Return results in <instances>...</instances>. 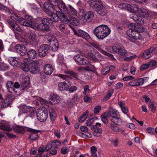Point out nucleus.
I'll return each mask as SVG.
<instances>
[{
  "mask_svg": "<svg viewBox=\"0 0 157 157\" xmlns=\"http://www.w3.org/2000/svg\"><path fill=\"white\" fill-rule=\"evenodd\" d=\"M48 15L50 16L51 18H50L52 21V23L53 22H58L60 19V18H59L55 14V13L53 12L50 13V14H48Z\"/></svg>",
  "mask_w": 157,
  "mask_h": 157,
  "instance_id": "36",
  "label": "nucleus"
},
{
  "mask_svg": "<svg viewBox=\"0 0 157 157\" xmlns=\"http://www.w3.org/2000/svg\"><path fill=\"white\" fill-rule=\"evenodd\" d=\"M41 23L36 25L38 30L43 32H48L50 30V26L52 24V21L50 18H44L41 19Z\"/></svg>",
  "mask_w": 157,
  "mask_h": 157,
  "instance_id": "8",
  "label": "nucleus"
},
{
  "mask_svg": "<svg viewBox=\"0 0 157 157\" xmlns=\"http://www.w3.org/2000/svg\"><path fill=\"white\" fill-rule=\"evenodd\" d=\"M36 110L33 107L27 106L25 105L21 106L18 114V116L20 117L24 114H27L30 117L33 118L36 113Z\"/></svg>",
  "mask_w": 157,
  "mask_h": 157,
  "instance_id": "9",
  "label": "nucleus"
},
{
  "mask_svg": "<svg viewBox=\"0 0 157 157\" xmlns=\"http://www.w3.org/2000/svg\"><path fill=\"white\" fill-rule=\"evenodd\" d=\"M12 19H14L18 21L20 24L24 26H28L32 28L35 29L36 27L37 23L33 20L32 16L26 15L24 18L21 17L17 14H14L13 16L10 17Z\"/></svg>",
  "mask_w": 157,
  "mask_h": 157,
  "instance_id": "3",
  "label": "nucleus"
},
{
  "mask_svg": "<svg viewBox=\"0 0 157 157\" xmlns=\"http://www.w3.org/2000/svg\"><path fill=\"white\" fill-rule=\"evenodd\" d=\"M139 16H138L137 14L135 13H132L130 15V18L133 19L135 22L138 19Z\"/></svg>",
  "mask_w": 157,
  "mask_h": 157,
  "instance_id": "62",
  "label": "nucleus"
},
{
  "mask_svg": "<svg viewBox=\"0 0 157 157\" xmlns=\"http://www.w3.org/2000/svg\"><path fill=\"white\" fill-rule=\"evenodd\" d=\"M149 29L151 32H154L157 30V23H152Z\"/></svg>",
  "mask_w": 157,
  "mask_h": 157,
  "instance_id": "50",
  "label": "nucleus"
},
{
  "mask_svg": "<svg viewBox=\"0 0 157 157\" xmlns=\"http://www.w3.org/2000/svg\"><path fill=\"white\" fill-rule=\"evenodd\" d=\"M30 72L32 74H35L38 73L40 71L39 63L38 61H34L29 64Z\"/></svg>",
  "mask_w": 157,
  "mask_h": 157,
  "instance_id": "12",
  "label": "nucleus"
},
{
  "mask_svg": "<svg viewBox=\"0 0 157 157\" xmlns=\"http://www.w3.org/2000/svg\"><path fill=\"white\" fill-rule=\"evenodd\" d=\"M10 29L14 33L17 34L18 32H21L22 30L19 25L16 23Z\"/></svg>",
  "mask_w": 157,
  "mask_h": 157,
  "instance_id": "41",
  "label": "nucleus"
},
{
  "mask_svg": "<svg viewBox=\"0 0 157 157\" xmlns=\"http://www.w3.org/2000/svg\"><path fill=\"white\" fill-rule=\"evenodd\" d=\"M52 142L53 147H54L55 149L58 148V146H60L61 144V143L59 140H54Z\"/></svg>",
  "mask_w": 157,
  "mask_h": 157,
  "instance_id": "47",
  "label": "nucleus"
},
{
  "mask_svg": "<svg viewBox=\"0 0 157 157\" xmlns=\"http://www.w3.org/2000/svg\"><path fill=\"white\" fill-rule=\"evenodd\" d=\"M15 132L20 134H24L25 132V130L24 127L17 125L13 128Z\"/></svg>",
  "mask_w": 157,
  "mask_h": 157,
  "instance_id": "31",
  "label": "nucleus"
},
{
  "mask_svg": "<svg viewBox=\"0 0 157 157\" xmlns=\"http://www.w3.org/2000/svg\"><path fill=\"white\" fill-rule=\"evenodd\" d=\"M15 93H11L9 94L6 98L4 100L2 103V106L3 108H6L10 106L13 101L14 98L13 94H16Z\"/></svg>",
  "mask_w": 157,
  "mask_h": 157,
  "instance_id": "15",
  "label": "nucleus"
},
{
  "mask_svg": "<svg viewBox=\"0 0 157 157\" xmlns=\"http://www.w3.org/2000/svg\"><path fill=\"white\" fill-rule=\"evenodd\" d=\"M10 69V67L8 64L3 62L0 63V71H5Z\"/></svg>",
  "mask_w": 157,
  "mask_h": 157,
  "instance_id": "42",
  "label": "nucleus"
},
{
  "mask_svg": "<svg viewBox=\"0 0 157 157\" xmlns=\"http://www.w3.org/2000/svg\"><path fill=\"white\" fill-rule=\"evenodd\" d=\"M147 49L152 56L153 55H157V47L156 45H154Z\"/></svg>",
  "mask_w": 157,
  "mask_h": 157,
  "instance_id": "39",
  "label": "nucleus"
},
{
  "mask_svg": "<svg viewBox=\"0 0 157 157\" xmlns=\"http://www.w3.org/2000/svg\"><path fill=\"white\" fill-rule=\"evenodd\" d=\"M131 80L128 83L129 86L134 87L141 86L143 84V80L142 78H137Z\"/></svg>",
  "mask_w": 157,
  "mask_h": 157,
  "instance_id": "20",
  "label": "nucleus"
},
{
  "mask_svg": "<svg viewBox=\"0 0 157 157\" xmlns=\"http://www.w3.org/2000/svg\"><path fill=\"white\" fill-rule=\"evenodd\" d=\"M0 10L2 12H3L5 13L8 15H10L11 14L12 16H13L14 14H15V13L13 14V10L8 7L7 6H4L1 3H0Z\"/></svg>",
  "mask_w": 157,
  "mask_h": 157,
  "instance_id": "21",
  "label": "nucleus"
},
{
  "mask_svg": "<svg viewBox=\"0 0 157 157\" xmlns=\"http://www.w3.org/2000/svg\"><path fill=\"white\" fill-rule=\"evenodd\" d=\"M142 57L147 59L150 58L152 56L149 52L148 50L147 49L144 50L141 55Z\"/></svg>",
  "mask_w": 157,
  "mask_h": 157,
  "instance_id": "46",
  "label": "nucleus"
},
{
  "mask_svg": "<svg viewBox=\"0 0 157 157\" xmlns=\"http://www.w3.org/2000/svg\"><path fill=\"white\" fill-rule=\"evenodd\" d=\"M144 17L139 16L136 22L138 25H136L134 23H132L128 25L129 28L131 29L128 30L126 33L129 41L137 44V40L141 41L144 40V37L140 33H142L144 30V28L141 25L144 23Z\"/></svg>",
  "mask_w": 157,
  "mask_h": 157,
  "instance_id": "1",
  "label": "nucleus"
},
{
  "mask_svg": "<svg viewBox=\"0 0 157 157\" xmlns=\"http://www.w3.org/2000/svg\"><path fill=\"white\" fill-rule=\"evenodd\" d=\"M89 4L100 16H104L107 13V10L100 0H89Z\"/></svg>",
  "mask_w": 157,
  "mask_h": 157,
  "instance_id": "6",
  "label": "nucleus"
},
{
  "mask_svg": "<svg viewBox=\"0 0 157 157\" xmlns=\"http://www.w3.org/2000/svg\"><path fill=\"white\" fill-rule=\"evenodd\" d=\"M83 56L80 55H75L74 57V60L77 62L78 64L79 63V62L82 59Z\"/></svg>",
  "mask_w": 157,
  "mask_h": 157,
  "instance_id": "54",
  "label": "nucleus"
},
{
  "mask_svg": "<svg viewBox=\"0 0 157 157\" xmlns=\"http://www.w3.org/2000/svg\"><path fill=\"white\" fill-rule=\"evenodd\" d=\"M49 48H51V50L54 52L57 51L59 48V43L58 40L54 41L53 43L51 44V46H49Z\"/></svg>",
  "mask_w": 157,
  "mask_h": 157,
  "instance_id": "35",
  "label": "nucleus"
},
{
  "mask_svg": "<svg viewBox=\"0 0 157 157\" xmlns=\"http://www.w3.org/2000/svg\"><path fill=\"white\" fill-rule=\"evenodd\" d=\"M122 44H121L117 43L115 44L112 47V50L113 52L117 53L121 49Z\"/></svg>",
  "mask_w": 157,
  "mask_h": 157,
  "instance_id": "33",
  "label": "nucleus"
},
{
  "mask_svg": "<svg viewBox=\"0 0 157 157\" xmlns=\"http://www.w3.org/2000/svg\"><path fill=\"white\" fill-rule=\"evenodd\" d=\"M101 124L99 123H97L95 125H92L91 126V129L94 131L93 135L94 136L98 137L101 136L102 130L98 127H101Z\"/></svg>",
  "mask_w": 157,
  "mask_h": 157,
  "instance_id": "16",
  "label": "nucleus"
},
{
  "mask_svg": "<svg viewBox=\"0 0 157 157\" xmlns=\"http://www.w3.org/2000/svg\"><path fill=\"white\" fill-rule=\"evenodd\" d=\"M49 99L50 101L41 98L39 97L33 101V103L38 105H47L48 103L52 105H55L59 103L61 100V98L58 95L55 94L51 95Z\"/></svg>",
  "mask_w": 157,
  "mask_h": 157,
  "instance_id": "5",
  "label": "nucleus"
},
{
  "mask_svg": "<svg viewBox=\"0 0 157 157\" xmlns=\"http://www.w3.org/2000/svg\"><path fill=\"white\" fill-rule=\"evenodd\" d=\"M53 147V146L52 145V142L51 143L50 142H48V143L47 145L45 147V150L46 151H48L50 150Z\"/></svg>",
  "mask_w": 157,
  "mask_h": 157,
  "instance_id": "63",
  "label": "nucleus"
},
{
  "mask_svg": "<svg viewBox=\"0 0 157 157\" xmlns=\"http://www.w3.org/2000/svg\"><path fill=\"white\" fill-rule=\"evenodd\" d=\"M148 64L149 67H153L155 66L156 67H157V62L153 60L150 61Z\"/></svg>",
  "mask_w": 157,
  "mask_h": 157,
  "instance_id": "60",
  "label": "nucleus"
},
{
  "mask_svg": "<svg viewBox=\"0 0 157 157\" xmlns=\"http://www.w3.org/2000/svg\"><path fill=\"white\" fill-rule=\"evenodd\" d=\"M58 89L60 91L67 90L68 85L65 82H60L58 84Z\"/></svg>",
  "mask_w": 157,
  "mask_h": 157,
  "instance_id": "32",
  "label": "nucleus"
},
{
  "mask_svg": "<svg viewBox=\"0 0 157 157\" xmlns=\"http://www.w3.org/2000/svg\"><path fill=\"white\" fill-rule=\"evenodd\" d=\"M138 13H139L140 15L143 17H146L148 16V13L147 11L145 9L142 8L139 9Z\"/></svg>",
  "mask_w": 157,
  "mask_h": 157,
  "instance_id": "44",
  "label": "nucleus"
},
{
  "mask_svg": "<svg viewBox=\"0 0 157 157\" xmlns=\"http://www.w3.org/2000/svg\"><path fill=\"white\" fill-rule=\"evenodd\" d=\"M91 55H96L97 56L100 58H102V56L95 49H93V51L91 53Z\"/></svg>",
  "mask_w": 157,
  "mask_h": 157,
  "instance_id": "59",
  "label": "nucleus"
},
{
  "mask_svg": "<svg viewBox=\"0 0 157 157\" xmlns=\"http://www.w3.org/2000/svg\"><path fill=\"white\" fill-rule=\"evenodd\" d=\"M101 109V107L100 105L96 106L94 109V114H98L100 112Z\"/></svg>",
  "mask_w": 157,
  "mask_h": 157,
  "instance_id": "58",
  "label": "nucleus"
},
{
  "mask_svg": "<svg viewBox=\"0 0 157 157\" xmlns=\"http://www.w3.org/2000/svg\"><path fill=\"white\" fill-rule=\"evenodd\" d=\"M68 91L69 93H73L77 90L78 87L76 86H72L69 88H68Z\"/></svg>",
  "mask_w": 157,
  "mask_h": 157,
  "instance_id": "55",
  "label": "nucleus"
},
{
  "mask_svg": "<svg viewBox=\"0 0 157 157\" xmlns=\"http://www.w3.org/2000/svg\"><path fill=\"white\" fill-rule=\"evenodd\" d=\"M106 113L105 112L101 116V118L102 121L105 124H106L108 123L109 117L107 115H106Z\"/></svg>",
  "mask_w": 157,
  "mask_h": 157,
  "instance_id": "45",
  "label": "nucleus"
},
{
  "mask_svg": "<svg viewBox=\"0 0 157 157\" xmlns=\"http://www.w3.org/2000/svg\"><path fill=\"white\" fill-rule=\"evenodd\" d=\"M84 70L87 71H90L94 73H95L96 71V68L90 64L86 67H80L78 69L79 71H83Z\"/></svg>",
  "mask_w": 157,
  "mask_h": 157,
  "instance_id": "24",
  "label": "nucleus"
},
{
  "mask_svg": "<svg viewBox=\"0 0 157 157\" xmlns=\"http://www.w3.org/2000/svg\"><path fill=\"white\" fill-rule=\"evenodd\" d=\"M49 114L51 121L53 122L55 121L57 117L55 109L51 107H49L48 109H46Z\"/></svg>",
  "mask_w": 157,
  "mask_h": 157,
  "instance_id": "23",
  "label": "nucleus"
},
{
  "mask_svg": "<svg viewBox=\"0 0 157 157\" xmlns=\"http://www.w3.org/2000/svg\"><path fill=\"white\" fill-rule=\"evenodd\" d=\"M113 89H110L109 90L108 93L106 95L104 98L103 100L105 101L107 100L111 97L113 93Z\"/></svg>",
  "mask_w": 157,
  "mask_h": 157,
  "instance_id": "49",
  "label": "nucleus"
},
{
  "mask_svg": "<svg viewBox=\"0 0 157 157\" xmlns=\"http://www.w3.org/2000/svg\"><path fill=\"white\" fill-rule=\"evenodd\" d=\"M28 36L30 40V44L35 47L38 45V43L35 40L36 34L34 31H30L28 34Z\"/></svg>",
  "mask_w": 157,
  "mask_h": 157,
  "instance_id": "19",
  "label": "nucleus"
},
{
  "mask_svg": "<svg viewBox=\"0 0 157 157\" xmlns=\"http://www.w3.org/2000/svg\"><path fill=\"white\" fill-rule=\"evenodd\" d=\"M13 82L10 81H7L6 83V87L7 89L10 93H17V91L13 89Z\"/></svg>",
  "mask_w": 157,
  "mask_h": 157,
  "instance_id": "28",
  "label": "nucleus"
},
{
  "mask_svg": "<svg viewBox=\"0 0 157 157\" xmlns=\"http://www.w3.org/2000/svg\"><path fill=\"white\" fill-rule=\"evenodd\" d=\"M63 4L64 7V10H60L59 8H56V14L60 19H63V21L66 24L77 26L79 25L78 20L70 15H75L77 13V11L71 5H66L63 1Z\"/></svg>",
  "mask_w": 157,
  "mask_h": 157,
  "instance_id": "2",
  "label": "nucleus"
},
{
  "mask_svg": "<svg viewBox=\"0 0 157 157\" xmlns=\"http://www.w3.org/2000/svg\"><path fill=\"white\" fill-rule=\"evenodd\" d=\"M31 8L32 12L36 15H37L39 13H40V9L35 4H32Z\"/></svg>",
  "mask_w": 157,
  "mask_h": 157,
  "instance_id": "37",
  "label": "nucleus"
},
{
  "mask_svg": "<svg viewBox=\"0 0 157 157\" xmlns=\"http://www.w3.org/2000/svg\"><path fill=\"white\" fill-rule=\"evenodd\" d=\"M30 84V78L28 76H25L21 82V90H24Z\"/></svg>",
  "mask_w": 157,
  "mask_h": 157,
  "instance_id": "22",
  "label": "nucleus"
},
{
  "mask_svg": "<svg viewBox=\"0 0 157 157\" xmlns=\"http://www.w3.org/2000/svg\"><path fill=\"white\" fill-rule=\"evenodd\" d=\"M27 56L31 59H33L36 58L37 56L36 51L33 49H29L26 52Z\"/></svg>",
  "mask_w": 157,
  "mask_h": 157,
  "instance_id": "25",
  "label": "nucleus"
},
{
  "mask_svg": "<svg viewBox=\"0 0 157 157\" xmlns=\"http://www.w3.org/2000/svg\"><path fill=\"white\" fill-rule=\"evenodd\" d=\"M84 16V19L86 21L88 22H90L93 19L94 17V14L93 12L92 11H88L85 12Z\"/></svg>",
  "mask_w": 157,
  "mask_h": 157,
  "instance_id": "26",
  "label": "nucleus"
},
{
  "mask_svg": "<svg viewBox=\"0 0 157 157\" xmlns=\"http://www.w3.org/2000/svg\"><path fill=\"white\" fill-rule=\"evenodd\" d=\"M47 40L48 41V43H50V44H52V43H53L54 41L57 40L56 37L53 36H49L47 38Z\"/></svg>",
  "mask_w": 157,
  "mask_h": 157,
  "instance_id": "53",
  "label": "nucleus"
},
{
  "mask_svg": "<svg viewBox=\"0 0 157 157\" xmlns=\"http://www.w3.org/2000/svg\"><path fill=\"white\" fill-rule=\"evenodd\" d=\"M69 26L73 29L74 34L77 36L81 37L86 40H87L90 38V36L86 32L81 29H79L77 31L75 30L72 26V25L70 24Z\"/></svg>",
  "mask_w": 157,
  "mask_h": 157,
  "instance_id": "10",
  "label": "nucleus"
},
{
  "mask_svg": "<svg viewBox=\"0 0 157 157\" xmlns=\"http://www.w3.org/2000/svg\"><path fill=\"white\" fill-rule=\"evenodd\" d=\"M136 57V56L134 55L126 57L124 58V60L126 62L131 61L132 59H135Z\"/></svg>",
  "mask_w": 157,
  "mask_h": 157,
  "instance_id": "57",
  "label": "nucleus"
},
{
  "mask_svg": "<svg viewBox=\"0 0 157 157\" xmlns=\"http://www.w3.org/2000/svg\"><path fill=\"white\" fill-rule=\"evenodd\" d=\"M77 6L79 7V9L81 13H85V11L84 8L85 7V6L82 2L81 1H79L77 3Z\"/></svg>",
  "mask_w": 157,
  "mask_h": 157,
  "instance_id": "43",
  "label": "nucleus"
},
{
  "mask_svg": "<svg viewBox=\"0 0 157 157\" xmlns=\"http://www.w3.org/2000/svg\"><path fill=\"white\" fill-rule=\"evenodd\" d=\"M37 119L41 122L45 121L48 117V111L46 109L41 110L40 112L36 113Z\"/></svg>",
  "mask_w": 157,
  "mask_h": 157,
  "instance_id": "17",
  "label": "nucleus"
},
{
  "mask_svg": "<svg viewBox=\"0 0 157 157\" xmlns=\"http://www.w3.org/2000/svg\"><path fill=\"white\" fill-rule=\"evenodd\" d=\"M128 10L133 13H136L138 12L139 8L138 6L135 4H129L128 6Z\"/></svg>",
  "mask_w": 157,
  "mask_h": 157,
  "instance_id": "29",
  "label": "nucleus"
},
{
  "mask_svg": "<svg viewBox=\"0 0 157 157\" xmlns=\"http://www.w3.org/2000/svg\"><path fill=\"white\" fill-rule=\"evenodd\" d=\"M110 29L105 25H101L96 27L93 30L94 33L99 40H103L110 33Z\"/></svg>",
  "mask_w": 157,
  "mask_h": 157,
  "instance_id": "4",
  "label": "nucleus"
},
{
  "mask_svg": "<svg viewBox=\"0 0 157 157\" xmlns=\"http://www.w3.org/2000/svg\"><path fill=\"white\" fill-rule=\"evenodd\" d=\"M49 50V47L47 44H41L38 50V54L40 57H44L47 55Z\"/></svg>",
  "mask_w": 157,
  "mask_h": 157,
  "instance_id": "11",
  "label": "nucleus"
},
{
  "mask_svg": "<svg viewBox=\"0 0 157 157\" xmlns=\"http://www.w3.org/2000/svg\"><path fill=\"white\" fill-rule=\"evenodd\" d=\"M11 19H7L6 21V23L7 25L10 28L12 27V26H13L16 22L14 21V20H15V19H12L10 18Z\"/></svg>",
  "mask_w": 157,
  "mask_h": 157,
  "instance_id": "48",
  "label": "nucleus"
},
{
  "mask_svg": "<svg viewBox=\"0 0 157 157\" xmlns=\"http://www.w3.org/2000/svg\"><path fill=\"white\" fill-rule=\"evenodd\" d=\"M121 47V49H120L118 54L122 56H124L126 54L127 51L125 50L123 45Z\"/></svg>",
  "mask_w": 157,
  "mask_h": 157,
  "instance_id": "52",
  "label": "nucleus"
},
{
  "mask_svg": "<svg viewBox=\"0 0 157 157\" xmlns=\"http://www.w3.org/2000/svg\"><path fill=\"white\" fill-rule=\"evenodd\" d=\"M111 128L112 130L115 132H117L119 131L118 127L115 125L111 124Z\"/></svg>",
  "mask_w": 157,
  "mask_h": 157,
  "instance_id": "64",
  "label": "nucleus"
},
{
  "mask_svg": "<svg viewBox=\"0 0 157 157\" xmlns=\"http://www.w3.org/2000/svg\"><path fill=\"white\" fill-rule=\"evenodd\" d=\"M0 129L8 132H9L12 129L8 123H5L1 124L0 125Z\"/></svg>",
  "mask_w": 157,
  "mask_h": 157,
  "instance_id": "40",
  "label": "nucleus"
},
{
  "mask_svg": "<svg viewBox=\"0 0 157 157\" xmlns=\"http://www.w3.org/2000/svg\"><path fill=\"white\" fill-rule=\"evenodd\" d=\"M58 76L63 79L65 80L66 82L69 83H71L72 80V78L71 77L67 75L59 74L58 75Z\"/></svg>",
  "mask_w": 157,
  "mask_h": 157,
  "instance_id": "38",
  "label": "nucleus"
},
{
  "mask_svg": "<svg viewBox=\"0 0 157 157\" xmlns=\"http://www.w3.org/2000/svg\"><path fill=\"white\" fill-rule=\"evenodd\" d=\"M65 73L70 75L74 78V79L77 80L79 79V76L78 74L75 72L72 71H66Z\"/></svg>",
  "mask_w": 157,
  "mask_h": 157,
  "instance_id": "34",
  "label": "nucleus"
},
{
  "mask_svg": "<svg viewBox=\"0 0 157 157\" xmlns=\"http://www.w3.org/2000/svg\"><path fill=\"white\" fill-rule=\"evenodd\" d=\"M16 52L20 55L24 56L26 54L27 48L24 45L17 44L14 47Z\"/></svg>",
  "mask_w": 157,
  "mask_h": 157,
  "instance_id": "14",
  "label": "nucleus"
},
{
  "mask_svg": "<svg viewBox=\"0 0 157 157\" xmlns=\"http://www.w3.org/2000/svg\"><path fill=\"white\" fill-rule=\"evenodd\" d=\"M105 112L108 116L109 119L114 124L120 125L122 123V120L119 117L116 110L110 109Z\"/></svg>",
  "mask_w": 157,
  "mask_h": 157,
  "instance_id": "7",
  "label": "nucleus"
},
{
  "mask_svg": "<svg viewBox=\"0 0 157 157\" xmlns=\"http://www.w3.org/2000/svg\"><path fill=\"white\" fill-rule=\"evenodd\" d=\"M53 70V67L50 64H46L44 66V71L47 75H51L52 73Z\"/></svg>",
  "mask_w": 157,
  "mask_h": 157,
  "instance_id": "27",
  "label": "nucleus"
},
{
  "mask_svg": "<svg viewBox=\"0 0 157 157\" xmlns=\"http://www.w3.org/2000/svg\"><path fill=\"white\" fill-rule=\"evenodd\" d=\"M9 63L12 66L16 67H17L18 65H19L20 62L16 60L15 57H10L8 59Z\"/></svg>",
  "mask_w": 157,
  "mask_h": 157,
  "instance_id": "30",
  "label": "nucleus"
},
{
  "mask_svg": "<svg viewBox=\"0 0 157 157\" xmlns=\"http://www.w3.org/2000/svg\"><path fill=\"white\" fill-rule=\"evenodd\" d=\"M149 107L151 109L152 112L154 113L156 109V107L154 103H151L149 105Z\"/></svg>",
  "mask_w": 157,
  "mask_h": 157,
  "instance_id": "61",
  "label": "nucleus"
},
{
  "mask_svg": "<svg viewBox=\"0 0 157 157\" xmlns=\"http://www.w3.org/2000/svg\"><path fill=\"white\" fill-rule=\"evenodd\" d=\"M98 119V118L95 117H92L91 118L89 119L86 121V124L87 126L91 125L95 120H97Z\"/></svg>",
  "mask_w": 157,
  "mask_h": 157,
  "instance_id": "51",
  "label": "nucleus"
},
{
  "mask_svg": "<svg viewBox=\"0 0 157 157\" xmlns=\"http://www.w3.org/2000/svg\"><path fill=\"white\" fill-rule=\"evenodd\" d=\"M91 59L94 61L95 62H99L100 61V60L98 59V56H97L96 55H92L91 57Z\"/></svg>",
  "mask_w": 157,
  "mask_h": 157,
  "instance_id": "56",
  "label": "nucleus"
},
{
  "mask_svg": "<svg viewBox=\"0 0 157 157\" xmlns=\"http://www.w3.org/2000/svg\"><path fill=\"white\" fill-rule=\"evenodd\" d=\"M30 60L29 58H25L24 59L23 63L20 62V64L18 65V67H20V68L23 71L25 72H27L29 69Z\"/></svg>",
  "mask_w": 157,
  "mask_h": 157,
  "instance_id": "18",
  "label": "nucleus"
},
{
  "mask_svg": "<svg viewBox=\"0 0 157 157\" xmlns=\"http://www.w3.org/2000/svg\"><path fill=\"white\" fill-rule=\"evenodd\" d=\"M26 130L32 133L29 135V139H30L31 140L35 141L38 138L39 136L38 133L40 132V130L28 128Z\"/></svg>",
  "mask_w": 157,
  "mask_h": 157,
  "instance_id": "13",
  "label": "nucleus"
}]
</instances>
